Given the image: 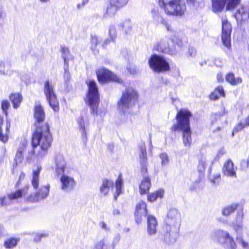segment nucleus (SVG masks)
<instances>
[{
    "label": "nucleus",
    "mask_w": 249,
    "mask_h": 249,
    "mask_svg": "<svg viewBox=\"0 0 249 249\" xmlns=\"http://www.w3.org/2000/svg\"><path fill=\"white\" fill-rule=\"evenodd\" d=\"M129 0H108L109 5L107 7L106 15L113 16L116 11L125 6Z\"/></svg>",
    "instance_id": "9b49d317"
},
{
    "label": "nucleus",
    "mask_w": 249,
    "mask_h": 249,
    "mask_svg": "<svg viewBox=\"0 0 249 249\" xmlns=\"http://www.w3.org/2000/svg\"><path fill=\"white\" fill-rule=\"evenodd\" d=\"M226 94L222 86L219 85L215 88L214 90L209 95V98L210 100L215 101L220 97H225Z\"/></svg>",
    "instance_id": "a211bd4d"
},
{
    "label": "nucleus",
    "mask_w": 249,
    "mask_h": 249,
    "mask_svg": "<svg viewBox=\"0 0 249 249\" xmlns=\"http://www.w3.org/2000/svg\"><path fill=\"white\" fill-rule=\"evenodd\" d=\"M192 116L188 109H180L176 115L177 124L175 130H180L182 133V141L185 146L190 147L192 143V131L190 124V118Z\"/></svg>",
    "instance_id": "f03ea898"
},
{
    "label": "nucleus",
    "mask_w": 249,
    "mask_h": 249,
    "mask_svg": "<svg viewBox=\"0 0 249 249\" xmlns=\"http://www.w3.org/2000/svg\"><path fill=\"white\" fill-rule=\"evenodd\" d=\"M98 81L101 83H105L108 81H119V77L110 71L101 68L96 71Z\"/></svg>",
    "instance_id": "9d476101"
},
{
    "label": "nucleus",
    "mask_w": 249,
    "mask_h": 249,
    "mask_svg": "<svg viewBox=\"0 0 249 249\" xmlns=\"http://www.w3.org/2000/svg\"><path fill=\"white\" fill-rule=\"evenodd\" d=\"M34 117L36 121L35 125L36 127H39V124L42 122L45 118V113L43 108L39 104H36L34 108Z\"/></svg>",
    "instance_id": "dca6fc26"
},
{
    "label": "nucleus",
    "mask_w": 249,
    "mask_h": 249,
    "mask_svg": "<svg viewBox=\"0 0 249 249\" xmlns=\"http://www.w3.org/2000/svg\"><path fill=\"white\" fill-rule=\"evenodd\" d=\"M223 174L226 176L236 178V173L234 165L231 159L227 160L224 163L222 169Z\"/></svg>",
    "instance_id": "2eb2a0df"
},
{
    "label": "nucleus",
    "mask_w": 249,
    "mask_h": 249,
    "mask_svg": "<svg viewBox=\"0 0 249 249\" xmlns=\"http://www.w3.org/2000/svg\"><path fill=\"white\" fill-rule=\"evenodd\" d=\"M5 17V14L3 12L2 7L0 5V19H2Z\"/></svg>",
    "instance_id": "338daca9"
},
{
    "label": "nucleus",
    "mask_w": 249,
    "mask_h": 249,
    "mask_svg": "<svg viewBox=\"0 0 249 249\" xmlns=\"http://www.w3.org/2000/svg\"><path fill=\"white\" fill-rule=\"evenodd\" d=\"M249 126V115L244 119L243 122H240L234 128L233 131L237 132L243 130L245 127Z\"/></svg>",
    "instance_id": "c85d7f7f"
},
{
    "label": "nucleus",
    "mask_w": 249,
    "mask_h": 249,
    "mask_svg": "<svg viewBox=\"0 0 249 249\" xmlns=\"http://www.w3.org/2000/svg\"><path fill=\"white\" fill-rule=\"evenodd\" d=\"M132 23L129 19L124 20L122 24V28L126 34H128L132 29Z\"/></svg>",
    "instance_id": "e433bc0d"
},
{
    "label": "nucleus",
    "mask_w": 249,
    "mask_h": 249,
    "mask_svg": "<svg viewBox=\"0 0 249 249\" xmlns=\"http://www.w3.org/2000/svg\"><path fill=\"white\" fill-rule=\"evenodd\" d=\"M169 220V216L167 215V218L165 220L166 224L164 227V230L166 231V233L165 234V236L168 237L170 238V231H171V227L169 224L167 223L168 221Z\"/></svg>",
    "instance_id": "a19ab883"
},
{
    "label": "nucleus",
    "mask_w": 249,
    "mask_h": 249,
    "mask_svg": "<svg viewBox=\"0 0 249 249\" xmlns=\"http://www.w3.org/2000/svg\"><path fill=\"white\" fill-rule=\"evenodd\" d=\"M28 188L19 189L15 192L8 194L5 196L7 205H10L16 202L18 198L23 196L25 197L27 194Z\"/></svg>",
    "instance_id": "f8f14e48"
},
{
    "label": "nucleus",
    "mask_w": 249,
    "mask_h": 249,
    "mask_svg": "<svg viewBox=\"0 0 249 249\" xmlns=\"http://www.w3.org/2000/svg\"><path fill=\"white\" fill-rule=\"evenodd\" d=\"M4 64L3 63H0V75L4 74Z\"/></svg>",
    "instance_id": "e2e57ef3"
},
{
    "label": "nucleus",
    "mask_w": 249,
    "mask_h": 249,
    "mask_svg": "<svg viewBox=\"0 0 249 249\" xmlns=\"http://www.w3.org/2000/svg\"><path fill=\"white\" fill-rule=\"evenodd\" d=\"M123 185V180L122 178L119 177L116 180L115 184L116 192L114 195V198L115 200H116L118 196L122 193Z\"/></svg>",
    "instance_id": "c756f323"
},
{
    "label": "nucleus",
    "mask_w": 249,
    "mask_h": 249,
    "mask_svg": "<svg viewBox=\"0 0 249 249\" xmlns=\"http://www.w3.org/2000/svg\"><path fill=\"white\" fill-rule=\"evenodd\" d=\"M157 50L164 53H170V49L169 41L167 39L161 40L157 45Z\"/></svg>",
    "instance_id": "5701e85b"
},
{
    "label": "nucleus",
    "mask_w": 249,
    "mask_h": 249,
    "mask_svg": "<svg viewBox=\"0 0 249 249\" xmlns=\"http://www.w3.org/2000/svg\"><path fill=\"white\" fill-rule=\"evenodd\" d=\"M240 167L241 170H245L249 167V154L246 160H242L240 163Z\"/></svg>",
    "instance_id": "c03bdc74"
},
{
    "label": "nucleus",
    "mask_w": 249,
    "mask_h": 249,
    "mask_svg": "<svg viewBox=\"0 0 249 249\" xmlns=\"http://www.w3.org/2000/svg\"><path fill=\"white\" fill-rule=\"evenodd\" d=\"M175 42V46L177 45L178 46H182L183 45L182 41L181 39L176 40V41L173 40Z\"/></svg>",
    "instance_id": "69168bd1"
},
{
    "label": "nucleus",
    "mask_w": 249,
    "mask_h": 249,
    "mask_svg": "<svg viewBox=\"0 0 249 249\" xmlns=\"http://www.w3.org/2000/svg\"><path fill=\"white\" fill-rule=\"evenodd\" d=\"M50 188L49 184L42 185L35 193L26 197L25 199L31 202H36L43 200L49 196Z\"/></svg>",
    "instance_id": "1a4fd4ad"
},
{
    "label": "nucleus",
    "mask_w": 249,
    "mask_h": 249,
    "mask_svg": "<svg viewBox=\"0 0 249 249\" xmlns=\"http://www.w3.org/2000/svg\"><path fill=\"white\" fill-rule=\"evenodd\" d=\"M99 43V40L96 36H92L91 38V49L95 53L96 50L97 49V46Z\"/></svg>",
    "instance_id": "58836bf2"
},
{
    "label": "nucleus",
    "mask_w": 249,
    "mask_h": 249,
    "mask_svg": "<svg viewBox=\"0 0 249 249\" xmlns=\"http://www.w3.org/2000/svg\"><path fill=\"white\" fill-rule=\"evenodd\" d=\"M160 158L161 160V163L163 165L166 164L168 161V157L166 153H161L160 155Z\"/></svg>",
    "instance_id": "3c124183"
},
{
    "label": "nucleus",
    "mask_w": 249,
    "mask_h": 249,
    "mask_svg": "<svg viewBox=\"0 0 249 249\" xmlns=\"http://www.w3.org/2000/svg\"><path fill=\"white\" fill-rule=\"evenodd\" d=\"M141 166V173L142 176H143V178L147 176V165L145 166Z\"/></svg>",
    "instance_id": "864d4df0"
},
{
    "label": "nucleus",
    "mask_w": 249,
    "mask_h": 249,
    "mask_svg": "<svg viewBox=\"0 0 249 249\" xmlns=\"http://www.w3.org/2000/svg\"><path fill=\"white\" fill-rule=\"evenodd\" d=\"M146 205L143 201H140L136 205L135 216L136 222L139 224L141 222L143 217H145L147 214Z\"/></svg>",
    "instance_id": "4468645a"
},
{
    "label": "nucleus",
    "mask_w": 249,
    "mask_h": 249,
    "mask_svg": "<svg viewBox=\"0 0 249 249\" xmlns=\"http://www.w3.org/2000/svg\"><path fill=\"white\" fill-rule=\"evenodd\" d=\"M4 235V229L3 227L0 225V237Z\"/></svg>",
    "instance_id": "774afa93"
},
{
    "label": "nucleus",
    "mask_w": 249,
    "mask_h": 249,
    "mask_svg": "<svg viewBox=\"0 0 249 249\" xmlns=\"http://www.w3.org/2000/svg\"><path fill=\"white\" fill-rule=\"evenodd\" d=\"M64 79L66 82H67L69 81L70 79V74L69 73V71H68V65H64Z\"/></svg>",
    "instance_id": "de8ad7c7"
},
{
    "label": "nucleus",
    "mask_w": 249,
    "mask_h": 249,
    "mask_svg": "<svg viewBox=\"0 0 249 249\" xmlns=\"http://www.w3.org/2000/svg\"><path fill=\"white\" fill-rule=\"evenodd\" d=\"M222 24V34H231V26L227 19H223Z\"/></svg>",
    "instance_id": "473e14b6"
},
{
    "label": "nucleus",
    "mask_w": 249,
    "mask_h": 249,
    "mask_svg": "<svg viewBox=\"0 0 249 249\" xmlns=\"http://www.w3.org/2000/svg\"><path fill=\"white\" fill-rule=\"evenodd\" d=\"M99 226L102 229L106 231H108L109 230V228L107 226V224L104 221H101L99 223Z\"/></svg>",
    "instance_id": "6e6d98bb"
},
{
    "label": "nucleus",
    "mask_w": 249,
    "mask_h": 249,
    "mask_svg": "<svg viewBox=\"0 0 249 249\" xmlns=\"http://www.w3.org/2000/svg\"><path fill=\"white\" fill-rule=\"evenodd\" d=\"M151 14L154 20H158L159 18V11L157 9L153 8L151 10Z\"/></svg>",
    "instance_id": "8fccbe9b"
},
{
    "label": "nucleus",
    "mask_w": 249,
    "mask_h": 249,
    "mask_svg": "<svg viewBox=\"0 0 249 249\" xmlns=\"http://www.w3.org/2000/svg\"><path fill=\"white\" fill-rule=\"evenodd\" d=\"M157 225L156 218L151 215H148L147 231L149 235H153L156 233Z\"/></svg>",
    "instance_id": "f3484780"
},
{
    "label": "nucleus",
    "mask_w": 249,
    "mask_h": 249,
    "mask_svg": "<svg viewBox=\"0 0 249 249\" xmlns=\"http://www.w3.org/2000/svg\"><path fill=\"white\" fill-rule=\"evenodd\" d=\"M186 10L185 3L182 0H172V15L181 17Z\"/></svg>",
    "instance_id": "ddd939ff"
},
{
    "label": "nucleus",
    "mask_w": 249,
    "mask_h": 249,
    "mask_svg": "<svg viewBox=\"0 0 249 249\" xmlns=\"http://www.w3.org/2000/svg\"><path fill=\"white\" fill-rule=\"evenodd\" d=\"M61 51L62 53V56L64 59V65H68L69 59L71 58L69 50L68 48L65 46H62L61 48Z\"/></svg>",
    "instance_id": "72a5a7b5"
},
{
    "label": "nucleus",
    "mask_w": 249,
    "mask_h": 249,
    "mask_svg": "<svg viewBox=\"0 0 249 249\" xmlns=\"http://www.w3.org/2000/svg\"><path fill=\"white\" fill-rule=\"evenodd\" d=\"M221 179V174L220 173L214 175L211 179V182L213 183H215L218 182Z\"/></svg>",
    "instance_id": "603ef678"
},
{
    "label": "nucleus",
    "mask_w": 249,
    "mask_h": 249,
    "mask_svg": "<svg viewBox=\"0 0 249 249\" xmlns=\"http://www.w3.org/2000/svg\"><path fill=\"white\" fill-rule=\"evenodd\" d=\"M163 190L160 189L157 191L149 194L148 196V200L150 202H153L155 201L158 198H161L163 196Z\"/></svg>",
    "instance_id": "2f4dec72"
},
{
    "label": "nucleus",
    "mask_w": 249,
    "mask_h": 249,
    "mask_svg": "<svg viewBox=\"0 0 249 249\" xmlns=\"http://www.w3.org/2000/svg\"><path fill=\"white\" fill-rule=\"evenodd\" d=\"M88 86L85 102L90 107L91 113L97 114L99 103V93L96 82L94 80H89L86 82Z\"/></svg>",
    "instance_id": "20e7f679"
},
{
    "label": "nucleus",
    "mask_w": 249,
    "mask_h": 249,
    "mask_svg": "<svg viewBox=\"0 0 249 249\" xmlns=\"http://www.w3.org/2000/svg\"><path fill=\"white\" fill-rule=\"evenodd\" d=\"M187 53L189 56L195 55L196 53V50L193 48H189Z\"/></svg>",
    "instance_id": "4d7b16f0"
},
{
    "label": "nucleus",
    "mask_w": 249,
    "mask_h": 249,
    "mask_svg": "<svg viewBox=\"0 0 249 249\" xmlns=\"http://www.w3.org/2000/svg\"><path fill=\"white\" fill-rule=\"evenodd\" d=\"M237 240H239L240 242L241 243L242 246L243 248H246L248 247L249 244L248 242H245L242 237H240V238H237Z\"/></svg>",
    "instance_id": "13d9d810"
},
{
    "label": "nucleus",
    "mask_w": 249,
    "mask_h": 249,
    "mask_svg": "<svg viewBox=\"0 0 249 249\" xmlns=\"http://www.w3.org/2000/svg\"><path fill=\"white\" fill-rule=\"evenodd\" d=\"M52 141L53 138L50 132L49 126L46 123L41 127L40 130H37L33 135L32 144L34 153H36V149L39 147V149L36 153V156L42 158L46 154Z\"/></svg>",
    "instance_id": "f257e3e1"
},
{
    "label": "nucleus",
    "mask_w": 249,
    "mask_h": 249,
    "mask_svg": "<svg viewBox=\"0 0 249 249\" xmlns=\"http://www.w3.org/2000/svg\"><path fill=\"white\" fill-rule=\"evenodd\" d=\"M9 139L7 133H4L1 127H0V141L3 143H6Z\"/></svg>",
    "instance_id": "79ce46f5"
},
{
    "label": "nucleus",
    "mask_w": 249,
    "mask_h": 249,
    "mask_svg": "<svg viewBox=\"0 0 249 249\" xmlns=\"http://www.w3.org/2000/svg\"><path fill=\"white\" fill-rule=\"evenodd\" d=\"M19 239L17 238L11 237L5 240L3 243V246L6 249H13L15 248Z\"/></svg>",
    "instance_id": "a878e982"
},
{
    "label": "nucleus",
    "mask_w": 249,
    "mask_h": 249,
    "mask_svg": "<svg viewBox=\"0 0 249 249\" xmlns=\"http://www.w3.org/2000/svg\"><path fill=\"white\" fill-rule=\"evenodd\" d=\"M10 100L13 104L14 108H17L22 101V97L18 93H13L10 96Z\"/></svg>",
    "instance_id": "393cba45"
},
{
    "label": "nucleus",
    "mask_w": 249,
    "mask_h": 249,
    "mask_svg": "<svg viewBox=\"0 0 249 249\" xmlns=\"http://www.w3.org/2000/svg\"><path fill=\"white\" fill-rule=\"evenodd\" d=\"M241 0H211L212 8L214 12H221L226 7L227 11L235 9L241 3Z\"/></svg>",
    "instance_id": "0eeeda50"
},
{
    "label": "nucleus",
    "mask_w": 249,
    "mask_h": 249,
    "mask_svg": "<svg viewBox=\"0 0 249 249\" xmlns=\"http://www.w3.org/2000/svg\"><path fill=\"white\" fill-rule=\"evenodd\" d=\"M113 185V183L111 180L107 179L103 180L100 188L101 193L104 196L107 195L109 191L110 188L112 187Z\"/></svg>",
    "instance_id": "412c9836"
},
{
    "label": "nucleus",
    "mask_w": 249,
    "mask_h": 249,
    "mask_svg": "<svg viewBox=\"0 0 249 249\" xmlns=\"http://www.w3.org/2000/svg\"><path fill=\"white\" fill-rule=\"evenodd\" d=\"M231 34H222L221 37L222 43L226 47L230 48L231 47Z\"/></svg>",
    "instance_id": "c9c22d12"
},
{
    "label": "nucleus",
    "mask_w": 249,
    "mask_h": 249,
    "mask_svg": "<svg viewBox=\"0 0 249 249\" xmlns=\"http://www.w3.org/2000/svg\"><path fill=\"white\" fill-rule=\"evenodd\" d=\"M77 123L80 128L82 130V136L83 138L87 139V134L85 129V122L82 116H80L77 119Z\"/></svg>",
    "instance_id": "f704fd0d"
},
{
    "label": "nucleus",
    "mask_w": 249,
    "mask_h": 249,
    "mask_svg": "<svg viewBox=\"0 0 249 249\" xmlns=\"http://www.w3.org/2000/svg\"><path fill=\"white\" fill-rule=\"evenodd\" d=\"M105 243L104 240H101L96 243L92 249H105Z\"/></svg>",
    "instance_id": "a18cd8bd"
},
{
    "label": "nucleus",
    "mask_w": 249,
    "mask_h": 249,
    "mask_svg": "<svg viewBox=\"0 0 249 249\" xmlns=\"http://www.w3.org/2000/svg\"><path fill=\"white\" fill-rule=\"evenodd\" d=\"M151 186L150 180L148 177H145L142 181L140 185V191L141 194H145Z\"/></svg>",
    "instance_id": "4be33fe9"
},
{
    "label": "nucleus",
    "mask_w": 249,
    "mask_h": 249,
    "mask_svg": "<svg viewBox=\"0 0 249 249\" xmlns=\"http://www.w3.org/2000/svg\"><path fill=\"white\" fill-rule=\"evenodd\" d=\"M140 162L141 166L147 165V153L144 144L140 146Z\"/></svg>",
    "instance_id": "cd10ccee"
},
{
    "label": "nucleus",
    "mask_w": 249,
    "mask_h": 249,
    "mask_svg": "<svg viewBox=\"0 0 249 249\" xmlns=\"http://www.w3.org/2000/svg\"><path fill=\"white\" fill-rule=\"evenodd\" d=\"M216 79L219 83H222L224 82V79L223 74L221 72L217 73L216 75Z\"/></svg>",
    "instance_id": "5fc2aeb1"
},
{
    "label": "nucleus",
    "mask_w": 249,
    "mask_h": 249,
    "mask_svg": "<svg viewBox=\"0 0 249 249\" xmlns=\"http://www.w3.org/2000/svg\"><path fill=\"white\" fill-rule=\"evenodd\" d=\"M198 170L199 172L203 173L206 168V162L203 160H200L198 161L197 166Z\"/></svg>",
    "instance_id": "37998d69"
},
{
    "label": "nucleus",
    "mask_w": 249,
    "mask_h": 249,
    "mask_svg": "<svg viewBox=\"0 0 249 249\" xmlns=\"http://www.w3.org/2000/svg\"><path fill=\"white\" fill-rule=\"evenodd\" d=\"M44 91L50 107L54 111H58L59 109L58 101L54 91V87L49 81H45L44 83Z\"/></svg>",
    "instance_id": "6e6552de"
},
{
    "label": "nucleus",
    "mask_w": 249,
    "mask_h": 249,
    "mask_svg": "<svg viewBox=\"0 0 249 249\" xmlns=\"http://www.w3.org/2000/svg\"><path fill=\"white\" fill-rule=\"evenodd\" d=\"M223 242L225 248L227 249H236V244L234 239L231 237L228 232H226L223 236Z\"/></svg>",
    "instance_id": "6ab92c4d"
},
{
    "label": "nucleus",
    "mask_w": 249,
    "mask_h": 249,
    "mask_svg": "<svg viewBox=\"0 0 249 249\" xmlns=\"http://www.w3.org/2000/svg\"><path fill=\"white\" fill-rule=\"evenodd\" d=\"M159 4L167 15H171V0H159Z\"/></svg>",
    "instance_id": "b1692460"
},
{
    "label": "nucleus",
    "mask_w": 249,
    "mask_h": 249,
    "mask_svg": "<svg viewBox=\"0 0 249 249\" xmlns=\"http://www.w3.org/2000/svg\"><path fill=\"white\" fill-rule=\"evenodd\" d=\"M56 172L58 175H61L60 178L61 189L64 192L71 191L76 185L74 178L69 176L70 169L66 166L64 158L58 155L56 158Z\"/></svg>",
    "instance_id": "7ed1b4c3"
},
{
    "label": "nucleus",
    "mask_w": 249,
    "mask_h": 249,
    "mask_svg": "<svg viewBox=\"0 0 249 249\" xmlns=\"http://www.w3.org/2000/svg\"><path fill=\"white\" fill-rule=\"evenodd\" d=\"M10 106V104L8 101L5 100L3 101L1 103V109L3 112L6 114V111Z\"/></svg>",
    "instance_id": "09e8293b"
},
{
    "label": "nucleus",
    "mask_w": 249,
    "mask_h": 249,
    "mask_svg": "<svg viewBox=\"0 0 249 249\" xmlns=\"http://www.w3.org/2000/svg\"><path fill=\"white\" fill-rule=\"evenodd\" d=\"M41 168L38 167L36 170L33 171V177L31 181L32 185L34 189H37L39 183V174Z\"/></svg>",
    "instance_id": "bb28decb"
},
{
    "label": "nucleus",
    "mask_w": 249,
    "mask_h": 249,
    "mask_svg": "<svg viewBox=\"0 0 249 249\" xmlns=\"http://www.w3.org/2000/svg\"><path fill=\"white\" fill-rule=\"evenodd\" d=\"M120 239V236L119 234H118L114 237L113 241V243H112L113 246H114L115 245H116V244H118Z\"/></svg>",
    "instance_id": "680f3d73"
},
{
    "label": "nucleus",
    "mask_w": 249,
    "mask_h": 249,
    "mask_svg": "<svg viewBox=\"0 0 249 249\" xmlns=\"http://www.w3.org/2000/svg\"><path fill=\"white\" fill-rule=\"evenodd\" d=\"M6 196H4L3 197H0V205L2 206H7V201H6Z\"/></svg>",
    "instance_id": "bf43d9fd"
},
{
    "label": "nucleus",
    "mask_w": 249,
    "mask_h": 249,
    "mask_svg": "<svg viewBox=\"0 0 249 249\" xmlns=\"http://www.w3.org/2000/svg\"><path fill=\"white\" fill-rule=\"evenodd\" d=\"M137 98V92L132 88H126L118 103L119 110L124 113L129 112V109L134 105Z\"/></svg>",
    "instance_id": "39448f33"
},
{
    "label": "nucleus",
    "mask_w": 249,
    "mask_h": 249,
    "mask_svg": "<svg viewBox=\"0 0 249 249\" xmlns=\"http://www.w3.org/2000/svg\"><path fill=\"white\" fill-rule=\"evenodd\" d=\"M161 23L164 26L167 31H170V24L167 23V21L166 20L162 19Z\"/></svg>",
    "instance_id": "052dcab7"
},
{
    "label": "nucleus",
    "mask_w": 249,
    "mask_h": 249,
    "mask_svg": "<svg viewBox=\"0 0 249 249\" xmlns=\"http://www.w3.org/2000/svg\"><path fill=\"white\" fill-rule=\"evenodd\" d=\"M34 242H39L43 238L48 237V234L45 232H38L34 234Z\"/></svg>",
    "instance_id": "4c0bfd02"
},
{
    "label": "nucleus",
    "mask_w": 249,
    "mask_h": 249,
    "mask_svg": "<svg viewBox=\"0 0 249 249\" xmlns=\"http://www.w3.org/2000/svg\"><path fill=\"white\" fill-rule=\"evenodd\" d=\"M10 122L7 121L6 124V127H5V133H7L8 136H9V133L10 132Z\"/></svg>",
    "instance_id": "0e129e2a"
},
{
    "label": "nucleus",
    "mask_w": 249,
    "mask_h": 249,
    "mask_svg": "<svg viewBox=\"0 0 249 249\" xmlns=\"http://www.w3.org/2000/svg\"><path fill=\"white\" fill-rule=\"evenodd\" d=\"M109 34L110 37L113 41L116 37V29L114 26H110L109 29Z\"/></svg>",
    "instance_id": "49530a36"
},
{
    "label": "nucleus",
    "mask_w": 249,
    "mask_h": 249,
    "mask_svg": "<svg viewBox=\"0 0 249 249\" xmlns=\"http://www.w3.org/2000/svg\"><path fill=\"white\" fill-rule=\"evenodd\" d=\"M226 81L231 86H235L242 83V79L241 77H235L234 74L232 72H228L225 75Z\"/></svg>",
    "instance_id": "aec40b11"
},
{
    "label": "nucleus",
    "mask_w": 249,
    "mask_h": 249,
    "mask_svg": "<svg viewBox=\"0 0 249 249\" xmlns=\"http://www.w3.org/2000/svg\"><path fill=\"white\" fill-rule=\"evenodd\" d=\"M150 68L157 73L165 72L169 70V64L163 57L157 54L152 55L149 59Z\"/></svg>",
    "instance_id": "423d86ee"
},
{
    "label": "nucleus",
    "mask_w": 249,
    "mask_h": 249,
    "mask_svg": "<svg viewBox=\"0 0 249 249\" xmlns=\"http://www.w3.org/2000/svg\"><path fill=\"white\" fill-rule=\"evenodd\" d=\"M23 152V148L20 147L18 149L15 161L18 163L21 162L23 159L22 153Z\"/></svg>",
    "instance_id": "ea45409f"
},
{
    "label": "nucleus",
    "mask_w": 249,
    "mask_h": 249,
    "mask_svg": "<svg viewBox=\"0 0 249 249\" xmlns=\"http://www.w3.org/2000/svg\"><path fill=\"white\" fill-rule=\"evenodd\" d=\"M238 205L237 204H232L224 207L222 210V214L225 216H228L234 212L237 209Z\"/></svg>",
    "instance_id": "7c9ffc66"
}]
</instances>
